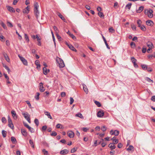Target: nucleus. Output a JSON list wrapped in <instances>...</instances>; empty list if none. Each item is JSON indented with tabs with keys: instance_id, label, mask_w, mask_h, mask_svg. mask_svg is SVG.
Returning <instances> with one entry per match:
<instances>
[{
	"instance_id": "f257e3e1",
	"label": "nucleus",
	"mask_w": 155,
	"mask_h": 155,
	"mask_svg": "<svg viewBox=\"0 0 155 155\" xmlns=\"http://www.w3.org/2000/svg\"><path fill=\"white\" fill-rule=\"evenodd\" d=\"M39 5L37 2H35L34 5V13L37 19H38V14H39L38 8Z\"/></svg>"
},
{
	"instance_id": "f03ea898",
	"label": "nucleus",
	"mask_w": 155,
	"mask_h": 155,
	"mask_svg": "<svg viewBox=\"0 0 155 155\" xmlns=\"http://www.w3.org/2000/svg\"><path fill=\"white\" fill-rule=\"evenodd\" d=\"M56 61L59 64V67L63 68L64 67V62L61 59L58 57L56 59Z\"/></svg>"
},
{
	"instance_id": "7ed1b4c3",
	"label": "nucleus",
	"mask_w": 155,
	"mask_h": 155,
	"mask_svg": "<svg viewBox=\"0 0 155 155\" xmlns=\"http://www.w3.org/2000/svg\"><path fill=\"white\" fill-rule=\"evenodd\" d=\"M22 115L24 116L25 119L27 120L29 123H31V120L30 118V115L27 112H26L25 113H22Z\"/></svg>"
},
{
	"instance_id": "20e7f679",
	"label": "nucleus",
	"mask_w": 155,
	"mask_h": 155,
	"mask_svg": "<svg viewBox=\"0 0 155 155\" xmlns=\"http://www.w3.org/2000/svg\"><path fill=\"white\" fill-rule=\"evenodd\" d=\"M8 126L9 127L12 129L14 128V126L13 124L12 120L9 116H8Z\"/></svg>"
},
{
	"instance_id": "39448f33",
	"label": "nucleus",
	"mask_w": 155,
	"mask_h": 155,
	"mask_svg": "<svg viewBox=\"0 0 155 155\" xmlns=\"http://www.w3.org/2000/svg\"><path fill=\"white\" fill-rule=\"evenodd\" d=\"M18 56L23 64L25 65H28L27 61L24 57L20 56V55L18 54Z\"/></svg>"
},
{
	"instance_id": "423d86ee",
	"label": "nucleus",
	"mask_w": 155,
	"mask_h": 155,
	"mask_svg": "<svg viewBox=\"0 0 155 155\" xmlns=\"http://www.w3.org/2000/svg\"><path fill=\"white\" fill-rule=\"evenodd\" d=\"M39 90L41 92H43L45 90L43 87V84L42 82H40L39 83Z\"/></svg>"
},
{
	"instance_id": "0eeeda50",
	"label": "nucleus",
	"mask_w": 155,
	"mask_h": 155,
	"mask_svg": "<svg viewBox=\"0 0 155 155\" xmlns=\"http://www.w3.org/2000/svg\"><path fill=\"white\" fill-rule=\"evenodd\" d=\"M6 7L7 10L10 12L14 13L15 12V9L12 7L9 6H7Z\"/></svg>"
},
{
	"instance_id": "6e6552de",
	"label": "nucleus",
	"mask_w": 155,
	"mask_h": 155,
	"mask_svg": "<svg viewBox=\"0 0 155 155\" xmlns=\"http://www.w3.org/2000/svg\"><path fill=\"white\" fill-rule=\"evenodd\" d=\"M104 114V112L102 110H99L97 113V116L99 117H102Z\"/></svg>"
},
{
	"instance_id": "1a4fd4ad",
	"label": "nucleus",
	"mask_w": 155,
	"mask_h": 155,
	"mask_svg": "<svg viewBox=\"0 0 155 155\" xmlns=\"http://www.w3.org/2000/svg\"><path fill=\"white\" fill-rule=\"evenodd\" d=\"M66 44L68 46V47L72 50L74 51H76L77 50L71 44H69L66 42Z\"/></svg>"
},
{
	"instance_id": "9d476101",
	"label": "nucleus",
	"mask_w": 155,
	"mask_h": 155,
	"mask_svg": "<svg viewBox=\"0 0 155 155\" xmlns=\"http://www.w3.org/2000/svg\"><path fill=\"white\" fill-rule=\"evenodd\" d=\"M69 152V150L67 149H64L60 151V153L62 155H65L68 153Z\"/></svg>"
},
{
	"instance_id": "9b49d317",
	"label": "nucleus",
	"mask_w": 155,
	"mask_h": 155,
	"mask_svg": "<svg viewBox=\"0 0 155 155\" xmlns=\"http://www.w3.org/2000/svg\"><path fill=\"white\" fill-rule=\"evenodd\" d=\"M112 132H113L112 130H111L110 131V133L111 135H114L116 136H117L119 135V131H118L115 130L112 133Z\"/></svg>"
},
{
	"instance_id": "f8f14e48",
	"label": "nucleus",
	"mask_w": 155,
	"mask_h": 155,
	"mask_svg": "<svg viewBox=\"0 0 155 155\" xmlns=\"http://www.w3.org/2000/svg\"><path fill=\"white\" fill-rule=\"evenodd\" d=\"M21 131L23 136L25 137H26L27 136L28 133L25 129H21Z\"/></svg>"
},
{
	"instance_id": "ddd939ff",
	"label": "nucleus",
	"mask_w": 155,
	"mask_h": 155,
	"mask_svg": "<svg viewBox=\"0 0 155 155\" xmlns=\"http://www.w3.org/2000/svg\"><path fill=\"white\" fill-rule=\"evenodd\" d=\"M11 114H12V115L13 117V118L15 119H16L17 118V116L16 115V114L15 112V111L14 110H12L11 111Z\"/></svg>"
},
{
	"instance_id": "4468645a",
	"label": "nucleus",
	"mask_w": 155,
	"mask_h": 155,
	"mask_svg": "<svg viewBox=\"0 0 155 155\" xmlns=\"http://www.w3.org/2000/svg\"><path fill=\"white\" fill-rule=\"evenodd\" d=\"M68 135L70 138H73L74 137V133L72 131H70L68 133Z\"/></svg>"
},
{
	"instance_id": "2eb2a0df",
	"label": "nucleus",
	"mask_w": 155,
	"mask_h": 155,
	"mask_svg": "<svg viewBox=\"0 0 155 155\" xmlns=\"http://www.w3.org/2000/svg\"><path fill=\"white\" fill-rule=\"evenodd\" d=\"M153 12V11L152 9H150L149 10V13L147 15L148 17L150 18H151L153 17V14H152Z\"/></svg>"
},
{
	"instance_id": "dca6fc26",
	"label": "nucleus",
	"mask_w": 155,
	"mask_h": 155,
	"mask_svg": "<svg viewBox=\"0 0 155 155\" xmlns=\"http://www.w3.org/2000/svg\"><path fill=\"white\" fill-rule=\"evenodd\" d=\"M143 8L144 7L143 6H141L137 10V13H140L143 10Z\"/></svg>"
},
{
	"instance_id": "f3484780",
	"label": "nucleus",
	"mask_w": 155,
	"mask_h": 155,
	"mask_svg": "<svg viewBox=\"0 0 155 155\" xmlns=\"http://www.w3.org/2000/svg\"><path fill=\"white\" fill-rule=\"evenodd\" d=\"M45 114L48 117L51 119H52L53 118L51 116L50 113L48 112L45 111L44 112Z\"/></svg>"
},
{
	"instance_id": "a211bd4d",
	"label": "nucleus",
	"mask_w": 155,
	"mask_h": 155,
	"mask_svg": "<svg viewBox=\"0 0 155 155\" xmlns=\"http://www.w3.org/2000/svg\"><path fill=\"white\" fill-rule=\"evenodd\" d=\"M4 75L5 77V78L6 79V82L7 84H11V82L9 81V78L7 75L6 74H4Z\"/></svg>"
},
{
	"instance_id": "6ab92c4d",
	"label": "nucleus",
	"mask_w": 155,
	"mask_h": 155,
	"mask_svg": "<svg viewBox=\"0 0 155 155\" xmlns=\"http://www.w3.org/2000/svg\"><path fill=\"white\" fill-rule=\"evenodd\" d=\"M102 35V38H103V39L104 40V41L107 47V48L108 49H110V47L108 45V44L107 43V41L105 38H104V37L103 35Z\"/></svg>"
},
{
	"instance_id": "aec40b11",
	"label": "nucleus",
	"mask_w": 155,
	"mask_h": 155,
	"mask_svg": "<svg viewBox=\"0 0 155 155\" xmlns=\"http://www.w3.org/2000/svg\"><path fill=\"white\" fill-rule=\"evenodd\" d=\"M146 24L148 26H152L153 25V22L151 20L147 21L146 22Z\"/></svg>"
},
{
	"instance_id": "412c9836",
	"label": "nucleus",
	"mask_w": 155,
	"mask_h": 155,
	"mask_svg": "<svg viewBox=\"0 0 155 155\" xmlns=\"http://www.w3.org/2000/svg\"><path fill=\"white\" fill-rule=\"evenodd\" d=\"M108 147L110 148L111 150L114 149L116 148L115 146L113 143H110L108 145Z\"/></svg>"
},
{
	"instance_id": "4be33fe9",
	"label": "nucleus",
	"mask_w": 155,
	"mask_h": 155,
	"mask_svg": "<svg viewBox=\"0 0 155 155\" xmlns=\"http://www.w3.org/2000/svg\"><path fill=\"white\" fill-rule=\"evenodd\" d=\"M58 15L64 22H65L66 20L64 18V17L61 15L60 13H57Z\"/></svg>"
},
{
	"instance_id": "5701e85b",
	"label": "nucleus",
	"mask_w": 155,
	"mask_h": 155,
	"mask_svg": "<svg viewBox=\"0 0 155 155\" xmlns=\"http://www.w3.org/2000/svg\"><path fill=\"white\" fill-rule=\"evenodd\" d=\"M134 147L132 145H130L128 148L127 149V150L130 152V151H134Z\"/></svg>"
},
{
	"instance_id": "b1692460",
	"label": "nucleus",
	"mask_w": 155,
	"mask_h": 155,
	"mask_svg": "<svg viewBox=\"0 0 155 155\" xmlns=\"http://www.w3.org/2000/svg\"><path fill=\"white\" fill-rule=\"evenodd\" d=\"M83 88L84 91L86 94H87L88 92V90L87 86L84 84H83Z\"/></svg>"
},
{
	"instance_id": "393cba45",
	"label": "nucleus",
	"mask_w": 155,
	"mask_h": 155,
	"mask_svg": "<svg viewBox=\"0 0 155 155\" xmlns=\"http://www.w3.org/2000/svg\"><path fill=\"white\" fill-rule=\"evenodd\" d=\"M75 116L76 117H79L81 119H83L84 117L80 113H78L75 115Z\"/></svg>"
},
{
	"instance_id": "a878e982",
	"label": "nucleus",
	"mask_w": 155,
	"mask_h": 155,
	"mask_svg": "<svg viewBox=\"0 0 155 155\" xmlns=\"http://www.w3.org/2000/svg\"><path fill=\"white\" fill-rule=\"evenodd\" d=\"M147 46L149 48H151L153 46L152 43L150 41L148 42L147 43Z\"/></svg>"
},
{
	"instance_id": "bb28decb",
	"label": "nucleus",
	"mask_w": 155,
	"mask_h": 155,
	"mask_svg": "<svg viewBox=\"0 0 155 155\" xmlns=\"http://www.w3.org/2000/svg\"><path fill=\"white\" fill-rule=\"evenodd\" d=\"M11 140L13 143H17V141L16 138L14 137H11Z\"/></svg>"
},
{
	"instance_id": "cd10ccee",
	"label": "nucleus",
	"mask_w": 155,
	"mask_h": 155,
	"mask_svg": "<svg viewBox=\"0 0 155 155\" xmlns=\"http://www.w3.org/2000/svg\"><path fill=\"white\" fill-rule=\"evenodd\" d=\"M4 57L5 59L8 62H9L10 61V59L6 54H5L4 55Z\"/></svg>"
},
{
	"instance_id": "c85d7f7f",
	"label": "nucleus",
	"mask_w": 155,
	"mask_h": 155,
	"mask_svg": "<svg viewBox=\"0 0 155 155\" xmlns=\"http://www.w3.org/2000/svg\"><path fill=\"white\" fill-rule=\"evenodd\" d=\"M43 72L44 74L46 75L48 74L47 70L46 68L44 67L43 68Z\"/></svg>"
},
{
	"instance_id": "c756f323",
	"label": "nucleus",
	"mask_w": 155,
	"mask_h": 155,
	"mask_svg": "<svg viewBox=\"0 0 155 155\" xmlns=\"http://www.w3.org/2000/svg\"><path fill=\"white\" fill-rule=\"evenodd\" d=\"M27 128L29 130L31 133H34L35 131L34 129L30 126Z\"/></svg>"
},
{
	"instance_id": "7c9ffc66",
	"label": "nucleus",
	"mask_w": 155,
	"mask_h": 155,
	"mask_svg": "<svg viewBox=\"0 0 155 155\" xmlns=\"http://www.w3.org/2000/svg\"><path fill=\"white\" fill-rule=\"evenodd\" d=\"M40 95V94L39 92L36 93V95L35 97V98L36 100H38L39 99V96Z\"/></svg>"
},
{
	"instance_id": "2f4dec72",
	"label": "nucleus",
	"mask_w": 155,
	"mask_h": 155,
	"mask_svg": "<svg viewBox=\"0 0 155 155\" xmlns=\"http://www.w3.org/2000/svg\"><path fill=\"white\" fill-rule=\"evenodd\" d=\"M131 60L132 62L133 63H135L137 61V60L133 57H131Z\"/></svg>"
},
{
	"instance_id": "473e14b6",
	"label": "nucleus",
	"mask_w": 155,
	"mask_h": 155,
	"mask_svg": "<svg viewBox=\"0 0 155 155\" xmlns=\"http://www.w3.org/2000/svg\"><path fill=\"white\" fill-rule=\"evenodd\" d=\"M2 136L4 137H5L7 135V132L4 130H3L2 131Z\"/></svg>"
},
{
	"instance_id": "72a5a7b5",
	"label": "nucleus",
	"mask_w": 155,
	"mask_h": 155,
	"mask_svg": "<svg viewBox=\"0 0 155 155\" xmlns=\"http://www.w3.org/2000/svg\"><path fill=\"white\" fill-rule=\"evenodd\" d=\"M0 40L4 42L5 40V38L2 35H0Z\"/></svg>"
},
{
	"instance_id": "f704fd0d",
	"label": "nucleus",
	"mask_w": 155,
	"mask_h": 155,
	"mask_svg": "<svg viewBox=\"0 0 155 155\" xmlns=\"http://www.w3.org/2000/svg\"><path fill=\"white\" fill-rule=\"evenodd\" d=\"M140 27L141 30L143 31H145L146 30V28L143 25H142L140 26V27Z\"/></svg>"
},
{
	"instance_id": "c9c22d12",
	"label": "nucleus",
	"mask_w": 155,
	"mask_h": 155,
	"mask_svg": "<svg viewBox=\"0 0 155 155\" xmlns=\"http://www.w3.org/2000/svg\"><path fill=\"white\" fill-rule=\"evenodd\" d=\"M131 5L132 4L131 3H129L126 6V8H127L129 10L130 8Z\"/></svg>"
},
{
	"instance_id": "e433bc0d",
	"label": "nucleus",
	"mask_w": 155,
	"mask_h": 155,
	"mask_svg": "<svg viewBox=\"0 0 155 155\" xmlns=\"http://www.w3.org/2000/svg\"><path fill=\"white\" fill-rule=\"evenodd\" d=\"M29 143L31 145L32 147L33 148H34V143L32 140H29Z\"/></svg>"
},
{
	"instance_id": "4c0bfd02",
	"label": "nucleus",
	"mask_w": 155,
	"mask_h": 155,
	"mask_svg": "<svg viewBox=\"0 0 155 155\" xmlns=\"http://www.w3.org/2000/svg\"><path fill=\"white\" fill-rule=\"evenodd\" d=\"M34 122L37 126H38L39 124V122L37 119H35L34 120Z\"/></svg>"
},
{
	"instance_id": "58836bf2",
	"label": "nucleus",
	"mask_w": 155,
	"mask_h": 155,
	"mask_svg": "<svg viewBox=\"0 0 155 155\" xmlns=\"http://www.w3.org/2000/svg\"><path fill=\"white\" fill-rule=\"evenodd\" d=\"M98 15L101 18H102L103 17L104 18V16L102 12H99L98 13Z\"/></svg>"
},
{
	"instance_id": "ea45409f",
	"label": "nucleus",
	"mask_w": 155,
	"mask_h": 155,
	"mask_svg": "<svg viewBox=\"0 0 155 155\" xmlns=\"http://www.w3.org/2000/svg\"><path fill=\"white\" fill-rule=\"evenodd\" d=\"M7 24L8 26L10 27L11 28L12 27H13V25L9 21H7Z\"/></svg>"
},
{
	"instance_id": "a19ab883",
	"label": "nucleus",
	"mask_w": 155,
	"mask_h": 155,
	"mask_svg": "<svg viewBox=\"0 0 155 155\" xmlns=\"http://www.w3.org/2000/svg\"><path fill=\"white\" fill-rule=\"evenodd\" d=\"M35 64L37 66V67H40V65L39 64V61L38 60H36L35 61Z\"/></svg>"
},
{
	"instance_id": "79ce46f5",
	"label": "nucleus",
	"mask_w": 155,
	"mask_h": 155,
	"mask_svg": "<svg viewBox=\"0 0 155 155\" xmlns=\"http://www.w3.org/2000/svg\"><path fill=\"white\" fill-rule=\"evenodd\" d=\"M24 35H25V39L26 40V41H27L28 42H29V39L28 36L26 34H25Z\"/></svg>"
},
{
	"instance_id": "37998d69",
	"label": "nucleus",
	"mask_w": 155,
	"mask_h": 155,
	"mask_svg": "<svg viewBox=\"0 0 155 155\" xmlns=\"http://www.w3.org/2000/svg\"><path fill=\"white\" fill-rule=\"evenodd\" d=\"M141 66L144 70H147V66L145 64H142L141 65Z\"/></svg>"
},
{
	"instance_id": "c03bdc74",
	"label": "nucleus",
	"mask_w": 155,
	"mask_h": 155,
	"mask_svg": "<svg viewBox=\"0 0 155 155\" xmlns=\"http://www.w3.org/2000/svg\"><path fill=\"white\" fill-rule=\"evenodd\" d=\"M42 151L45 155H48V151L46 150L45 149H43Z\"/></svg>"
},
{
	"instance_id": "a18cd8bd",
	"label": "nucleus",
	"mask_w": 155,
	"mask_h": 155,
	"mask_svg": "<svg viewBox=\"0 0 155 155\" xmlns=\"http://www.w3.org/2000/svg\"><path fill=\"white\" fill-rule=\"evenodd\" d=\"M145 80L149 82H151L152 83H153V80H151L150 78H149L147 77L145 78Z\"/></svg>"
},
{
	"instance_id": "49530a36",
	"label": "nucleus",
	"mask_w": 155,
	"mask_h": 155,
	"mask_svg": "<svg viewBox=\"0 0 155 155\" xmlns=\"http://www.w3.org/2000/svg\"><path fill=\"white\" fill-rule=\"evenodd\" d=\"M51 136L55 137L57 135V133L54 131H53L51 133Z\"/></svg>"
},
{
	"instance_id": "de8ad7c7",
	"label": "nucleus",
	"mask_w": 155,
	"mask_h": 155,
	"mask_svg": "<svg viewBox=\"0 0 155 155\" xmlns=\"http://www.w3.org/2000/svg\"><path fill=\"white\" fill-rule=\"evenodd\" d=\"M1 25L4 29H5L7 28L6 25L3 22H1Z\"/></svg>"
},
{
	"instance_id": "09e8293b",
	"label": "nucleus",
	"mask_w": 155,
	"mask_h": 155,
	"mask_svg": "<svg viewBox=\"0 0 155 155\" xmlns=\"http://www.w3.org/2000/svg\"><path fill=\"white\" fill-rule=\"evenodd\" d=\"M137 24L138 25V27H140V26L141 25V24L142 23V21L140 20H139L137 21Z\"/></svg>"
},
{
	"instance_id": "8fccbe9b",
	"label": "nucleus",
	"mask_w": 155,
	"mask_h": 155,
	"mask_svg": "<svg viewBox=\"0 0 155 155\" xmlns=\"http://www.w3.org/2000/svg\"><path fill=\"white\" fill-rule=\"evenodd\" d=\"M94 103L98 107H100L101 106V103L99 102L95 101H94Z\"/></svg>"
},
{
	"instance_id": "3c124183",
	"label": "nucleus",
	"mask_w": 155,
	"mask_h": 155,
	"mask_svg": "<svg viewBox=\"0 0 155 155\" xmlns=\"http://www.w3.org/2000/svg\"><path fill=\"white\" fill-rule=\"evenodd\" d=\"M56 127L57 128H62V126L60 124H57Z\"/></svg>"
},
{
	"instance_id": "603ef678",
	"label": "nucleus",
	"mask_w": 155,
	"mask_h": 155,
	"mask_svg": "<svg viewBox=\"0 0 155 155\" xmlns=\"http://www.w3.org/2000/svg\"><path fill=\"white\" fill-rule=\"evenodd\" d=\"M2 121L3 123H5L7 121V120L5 117H3L2 118Z\"/></svg>"
},
{
	"instance_id": "864d4df0",
	"label": "nucleus",
	"mask_w": 155,
	"mask_h": 155,
	"mask_svg": "<svg viewBox=\"0 0 155 155\" xmlns=\"http://www.w3.org/2000/svg\"><path fill=\"white\" fill-rule=\"evenodd\" d=\"M77 148H76V149L75 148H73L72 149H71V153H73L75 152L77 150Z\"/></svg>"
},
{
	"instance_id": "5fc2aeb1",
	"label": "nucleus",
	"mask_w": 155,
	"mask_h": 155,
	"mask_svg": "<svg viewBox=\"0 0 155 155\" xmlns=\"http://www.w3.org/2000/svg\"><path fill=\"white\" fill-rule=\"evenodd\" d=\"M109 30L110 32L111 33H114V30L112 27L110 28L109 29Z\"/></svg>"
},
{
	"instance_id": "6e6d98bb",
	"label": "nucleus",
	"mask_w": 155,
	"mask_h": 155,
	"mask_svg": "<svg viewBox=\"0 0 155 155\" xmlns=\"http://www.w3.org/2000/svg\"><path fill=\"white\" fill-rule=\"evenodd\" d=\"M130 45L133 48H134L135 47V44L134 42H131L130 44Z\"/></svg>"
},
{
	"instance_id": "4d7b16f0",
	"label": "nucleus",
	"mask_w": 155,
	"mask_h": 155,
	"mask_svg": "<svg viewBox=\"0 0 155 155\" xmlns=\"http://www.w3.org/2000/svg\"><path fill=\"white\" fill-rule=\"evenodd\" d=\"M131 28L133 29V30L135 31L136 30V27L134 25H131Z\"/></svg>"
},
{
	"instance_id": "13d9d810",
	"label": "nucleus",
	"mask_w": 155,
	"mask_h": 155,
	"mask_svg": "<svg viewBox=\"0 0 155 155\" xmlns=\"http://www.w3.org/2000/svg\"><path fill=\"white\" fill-rule=\"evenodd\" d=\"M70 104H71L73 103V102L74 101V100L73 99V98L72 97H70Z\"/></svg>"
},
{
	"instance_id": "bf43d9fd",
	"label": "nucleus",
	"mask_w": 155,
	"mask_h": 155,
	"mask_svg": "<svg viewBox=\"0 0 155 155\" xmlns=\"http://www.w3.org/2000/svg\"><path fill=\"white\" fill-rule=\"evenodd\" d=\"M3 66L5 68V69L8 71V72L10 71L9 68L6 65H4Z\"/></svg>"
},
{
	"instance_id": "052dcab7",
	"label": "nucleus",
	"mask_w": 155,
	"mask_h": 155,
	"mask_svg": "<svg viewBox=\"0 0 155 155\" xmlns=\"http://www.w3.org/2000/svg\"><path fill=\"white\" fill-rule=\"evenodd\" d=\"M70 36L74 40H76V37L73 34H72Z\"/></svg>"
},
{
	"instance_id": "680f3d73",
	"label": "nucleus",
	"mask_w": 155,
	"mask_h": 155,
	"mask_svg": "<svg viewBox=\"0 0 155 155\" xmlns=\"http://www.w3.org/2000/svg\"><path fill=\"white\" fill-rule=\"evenodd\" d=\"M26 103L28 104V106L29 107H31V104L30 102L28 101H26Z\"/></svg>"
},
{
	"instance_id": "e2e57ef3",
	"label": "nucleus",
	"mask_w": 155,
	"mask_h": 155,
	"mask_svg": "<svg viewBox=\"0 0 155 155\" xmlns=\"http://www.w3.org/2000/svg\"><path fill=\"white\" fill-rule=\"evenodd\" d=\"M47 128V126L46 125H45L42 127V130H45Z\"/></svg>"
},
{
	"instance_id": "0e129e2a",
	"label": "nucleus",
	"mask_w": 155,
	"mask_h": 155,
	"mask_svg": "<svg viewBox=\"0 0 155 155\" xmlns=\"http://www.w3.org/2000/svg\"><path fill=\"white\" fill-rule=\"evenodd\" d=\"M83 130L85 132H87L88 130V129L86 127H83L82 128Z\"/></svg>"
},
{
	"instance_id": "69168bd1",
	"label": "nucleus",
	"mask_w": 155,
	"mask_h": 155,
	"mask_svg": "<svg viewBox=\"0 0 155 155\" xmlns=\"http://www.w3.org/2000/svg\"><path fill=\"white\" fill-rule=\"evenodd\" d=\"M23 13L25 14H28L29 13V12L25 9H24L23 10Z\"/></svg>"
},
{
	"instance_id": "338daca9",
	"label": "nucleus",
	"mask_w": 155,
	"mask_h": 155,
	"mask_svg": "<svg viewBox=\"0 0 155 155\" xmlns=\"http://www.w3.org/2000/svg\"><path fill=\"white\" fill-rule=\"evenodd\" d=\"M101 130L103 131H104L106 130V128L105 126H103L101 127Z\"/></svg>"
},
{
	"instance_id": "774afa93",
	"label": "nucleus",
	"mask_w": 155,
	"mask_h": 155,
	"mask_svg": "<svg viewBox=\"0 0 155 155\" xmlns=\"http://www.w3.org/2000/svg\"><path fill=\"white\" fill-rule=\"evenodd\" d=\"M151 100L154 102H155V95L151 97Z\"/></svg>"
}]
</instances>
